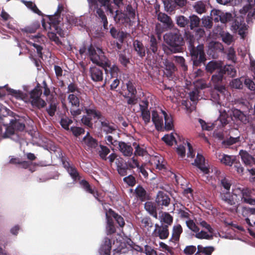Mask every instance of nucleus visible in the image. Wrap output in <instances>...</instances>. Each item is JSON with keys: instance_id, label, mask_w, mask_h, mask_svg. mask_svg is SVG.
Returning <instances> with one entry per match:
<instances>
[{"instance_id": "nucleus-16", "label": "nucleus", "mask_w": 255, "mask_h": 255, "mask_svg": "<svg viewBox=\"0 0 255 255\" xmlns=\"http://www.w3.org/2000/svg\"><path fill=\"white\" fill-rule=\"evenodd\" d=\"M187 148L188 150V152L187 153V157L193 158L195 156V152L192 148V145L188 141L183 143V144L179 145L177 146L176 151L178 155L181 158L184 157L185 156V151Z\"/></svg>"}, {"instance_id": "nucleus-43", "label": "nucleus", "mask_w": 255, "mask_h": 255, "mask_svg": "<svg viewBox=\"0 0 255 255\" xmlns=\"http://www.w3.org/2000/svg\"><path fill=\"white\" fill-rule=\"evenodd\" d=\"M21 1L25 4V5L34 13H36L38 15L41 14V12L37 7L36 5L34 3L31 1H26L24 0H21Z\"/></svg>"}, {"instance_id": "nucleus-56", "label": "nucleus", "mask_w": 255, "mask_h": 255, "mask_svg": "<svg viewBox=\"0 0 255 255\" xmlns=\"http://www.w3.org/2000/svg\"><path fill=\"white\" fill-rule=\"evenodd\" d=\"M162 140L168 145H172L175 142V138L173 133L165 135L162 138Z\"/></svg>"}, {"instance_id": "nucleus-57", "label": "nucleus", "mask_w": 255, "mask_h": 255, "mask_svg": "<svg viewBox=\"0 0 255 255\" xmlns=\"http://www.w3.org/2000/svg\"><path fill=\"white\" fill-rule=\"evenodd\" d=\"M106 141L107 144L111 146V148L114 150L115 147H117L119 143V141L113 139V137L111 135H108L106 137Z\"/></svg>"}, {"instance_id": "nucleus-48", "label": "nucleus", "mask_w": 255, "mask_h": 255, "mask_svg": "<svg viewBox=\"0 0 255 255\" xmlns=\"http://www.w3.org/2000/svg\"><path fill=\"white\" fill-rule=\"evenodd\" d=\"M193 7L198 13L202 14L206 11V5L202 1L196 2L193 6Z\"/></svg>"}, {"instance_id": "nucleus-8", "label": "nucleus", "mask_w": 255, "mask_h": 255, "mask_svg": "<svg viewBox=\"0 0 255 255\" xmlns=\"http://www.w3.org/2000/svg\"><path fill=\"white\" fill-rule=\"evenodd\" d=\"M188 49L190 51L194 65L199 66L200 64L206 61V55L204 52V46L202 44H199L195 47L190 40L189 42Z\"/></svg>"}, {"instance_id": "nucleus-37", "label": "nucleus", "mask_w": 255, "mask_h": 255, "mask_svg": "<svg viewBox=\"0 0 255 255\" xmlns=\"http://www.w3.org/2000/svg\"><path fill=\"white\" fill-rule=\"evenodd\" d=\"M144 208L149 214L155 219H158L156 207L152 202H146L144 205Z\"/></svg>"}, {"instance_id": "nucleus-13", "label": "nucleus", "mask_w": 255, "mask_h": 255, "mask_svg": "<svg viewBox=\"0 0 255 255\" xmlns=\"http://www.w3.org/2000/svg\"><path fill=\"white\" fill-rule=\"evenodd\" d=\"M240 155L245 165L251 167V168H248L250 174L253 175H255V158L243 150L240 151Z\"/></svg>"}, {"instance_id": "nucleus-10", "label": "nucleus", "mask_w": 255, "mask_h": 255, "mask_svg": "<svg viewBox=\"0 0 255 255\" xmlns=\"http://www.w3.org/2000/svg\"><path fill=\"white\" fill-rule=\"evenodd\" d=\"M88 114H93L98 117V120L100 123L102 130L106 133H112L116 130L117 126L113 123H110L105 117L102 116L100 113H96L93 110L87 111Z\"/></svg>"}, {"instance_id": "nucleus-5", "label": "nucleus", "mask_w": 255, "mask_h": 255, "mask_svg": "<svg viewBox=\"0 0 255 255\" xmlns=\"http://www.w3.org/2000/svg\"><path fill=\"white\" fill-rule=\"evenodd\" d=\"M63 7L62 5H59L57 7L56 12L53 15L49 16V21L46 23H42V26L46 30L48 28L49 31L47 33L48 37L49 39L55 42L56 44L59 45L61 43L59 38L56 36V33L58 34L60 36H64V33L59 26L62 18L61 17L60 13L63 10Z\"/></svg>"}, {"instance_id": "nucleus-32", "label": "nucleus", "mask_w": 255, "mask_h": 255, "mask_svg": "<svg viewBox=\"0 0 255 255\" xmlns=\"http://www.w3.org/2000/svg\"><path fill=\"white\" fill-rule=\"evenodd\" d=\"M82 143L91 148L98 147L97 141L89 135V132H87L86 135L83 138Z\"/></svg>"}, {"instance_id": "nucleus-61", "label": "nucleus", "mask_w": 255, "mask_h": 255, "mask_svg": "<svg viewBox=\"0 0 255 255\" xmlns=\"http://www.w3.org/2000/svg\"><path fill=\"white\" fill-rule=\"evenodd\" d=\"M176 23L181 27H185L188 23V19L183 15L176 17Z\"/></svg>"}, {"instance_id": "nucleus-33", "label": "nucleus", "mask_w": 255, "mask_h": 255, "mask_svg": "<svg viewBox=\"0 0 255 255\" xmlns=\"http://www.w3.org/2000/svg\"><path fill=\"white\" fill-rule=\"evenodd\" d=\"M232 114L233 117L236 119L240 121L241 123L243 124H247L248 123L249 120L247 117L246 115L241 111L240 110L234 109L232 110Z\"/></svg>"}, {"instance_id": "nucleus-59", "label": "nucleus", "mask_w": 255, "mask_h": 255, "mask_svg": "<svg viewBox=\"0 0 255 255\" xmlns=\"http://www.w3.org/2000/svg\"><path fill=\"white\" fill-rule=\"evenodd\" d=\"M141 115L140 116L142 118V120L144 122L145 125H147L149 123H150L151 120V116L150 112L148 111H144L140 112Z\"/></svg>"}, {"instance_id": "nucleus-31", "label": "nucleus", "mask_w": 255, "mask_h": 255, "mask_svg": "<svg viewBox=\"0 0 255 255\" xmlns=\"http://www.w3.org/2000/svg\"><path fill=\"white\" fill-rule=\"evenodd\" d=\"M80 184L81 187L87 192L93 195V196L97 199L99 202L101 201L98 198V193L97 191H95L94 189H92L90 185L85 180H82L80 182Z\"/></svg>"}, {"instance_id": "nucleus-21", "label": "nucleus", "mask_w": 255, "mask_h": 255, "mask_svg": "<svg viewBox=\"0 0 255 255\" xmlns=\"http://www.w3.org/2000/svg\"><path fill=\"white\" fill-rule=\"evenodd\" d=\"M84 110L86 112V115H84L83 116L82 119H81V122L85 126L89 127L92 128L93 126L92 122L91 121L92 118H97L98 120V117L96 116L93 114H88L87 113V111L89 110H93L95 111L96 113H99L98 111H97L95 107L93 106H90L89 108L88 107H85Z\"/></svg>"}, {"instance_id": "nucleus-1", "label": "nucleus", "mask_w": 255, "mask_h": 255, "mask_svg": "<svg viewBox=\"0 0 255 255\" xmlns=\"http://www.w3.org/2000/svg\"><path fill=\"white\" fill-rule=\"evenodd\" d=\"M221 186L220 198L225 203L231 206L227 209L230 212H237L238 207L236 205L237 198H241L242 203L250 205H255V199L251 197V190L248 188L236 187L232 190V195L230 194L231 181L226 177H221L219 179Z\"/></svg>"}, {"instance_id": "nucleus-25", "label": "nucleus", "mask_w": 255, "mask_h": 255, "mask_svg": "<svg viewBox=\"0 0 255 255\" xmlns=\"http://www.w3.org/2000/svg\"><path fill=\"white\" fill-rule=\"evenodd\" d=\"M217 158L222 163L230 166L232 165L236 159V157L234 156L229 155L222 153H218Z\"/></svg>"}, {"instance_id": "nucleus-40", "label": "nucleus", "mask_w": 255, "mask_h": 255, "mask_svg": "<svg viewBox=\"0 0 255 255\" xmlns=\"http://www.w3.org/2000/svg\"><path fill=\"white\" fill-rule=\"evenodd\" d=\"M223 73L221 70L217 75L215 74L212 76V81L214 84V86L215 90H217V86L219 87H224V86L221 85V83H222L223 80Z\"/></svg>"}, {"instance_id": "nucleus-15", "label": "nucleus", "mask_w": 255, "mask_h": 255, "mask_svg": "<svg viewBox=\"0 0 255 255\" xmlns=\"http://www.w3.org/2000/svg\"><path fill=\"white\" fill-rule=\"evenodd\" d=\"M240 12L242 15L248 13V19L255 18V0H248L247 3L240 10Z\"/></svg>"}, {"instance_id": "nucleus-54", "label": "nucleus", "mask_w": 255, "mask_h": 255, "mask_svg": "<svg viewBox=\"0 0 255 255\" xmlns=\"http://www.w3.org/2000/svg\"><path fill=\"white\" fill-rule=\"evenodd\" d=\"M197 249L198 252L197 253H204L206 255H210L214 250L212 247H204L201 245H198Z\"/></svg>"}, {"instance_id": "nucleus-23", "label": "nucleus", "mask_w": 255, "mask_h": 255, "mask_svg": "<svg viewBox=\"0 0 255 255\" xmlns=\"http://www.w3.org/2000/svg\"><path fill=\"white\" fill-rule=\"evenodd\" d=\"M120 243L119 245L118 240L117 239V245L116 246L117 247V248L114 251V255H137L134 254L133 250H129L126 252V250L124 248L125 243L124 242H122L121 240H120Z\"/></svg>"}, {"instance_id": "nucleus-22", "label": "nucleus", "mask_w": 255, "mask_h": 255, "mask_svg": "<svg viewBox=\"0 0 255 255\" xmlns=\"http://www.w3.org/2000/svg\"><path fill=\"white\" fill-rule=\"evenodd\" d=\"M89 75L92 80L94 82H101L103 80L102 70L96 66L90 68Z\"/></svg>"}, {"instance_id": "nucleus-30", "label": "nucleus", "mask_w": 255, "mask_h": 255, "mask_svg": "<svg viewBox=\"0 0 255 255\" xmlns=\"http://www.w3.org/2000/svg\"><path fill=\"white\" fill-rule=\"evenodd\" d=\"M106 217H109L110 218H113L120 227L123 228L125 225V220L122 216L116 213L112 209H109L106 213Z\"/></svg>"}, {"instance_id": "nucleus-26", "label": "nucleus", "mask_w": 255, "mask_h": 255, "mask_svg": "<svg viewBox=\"0 0 255 255\" xmlns=\"http://www.w3.org/2000/svg\"><path fill=\"white\" fill-rule=\"evenodd\" d=\"M112 248V241L108 238H105L99 249L100 255H110Z\"/></svg>"}, {"instance_id": "nucleus-45", "label": "nucleus", "mask_w": 255, "mask_h": 255, "mask_svg": "<svg viewBox=\"0 0 255 255\" xmlns=\"http://www.w3.org/2000/svg\"><path fill=\"white\" fill-rule=\"evenodd\" d=\"M133 45L135 51L140 57H143L145 56V49L141 42L136 40L134 42Z\"/></svg>"}, {"instance_id": "nucleus-3", "label": "nucleus", "mask_w": 255, "mask_h": 255, "mask_svg": "<svg viewBox=\"0 0 255 255\" xmlns=\"http://www.w3.org/2000/svg\"><path fill=\"white\" fill-rule=\"evenodd\" d=\"M217 87V92H213L211 94L212 100L221 107L219 109L220 115V122L223 126L227 124L228 113L230 111V102L231 100L230 93L225 87Z\"/></svg>"}, {"instance_id": "nucleus-2", "label": "nucleus", "mask_w": 255, "mask_h": 255, "mask_svg": "<svg viewBox=\"0 0 255 255\" xmlns=\"http://www.w3.org/2000/svg\"><path fill=\"white\" fill-rule=\"evenodd\" d=\"M90 60L94 64L102 67L105 71V83L109 82L112 78H115L111 84L112 89L117 88L120 84L118 79L119 69L116 65H111L110 61L105 57L102 50L91 44L88 47Z\"/></svg>"}, {"instance_id": "nucleus-38", "label": "nucleus", "mask_w": 255, "mask_h": 255, "mask_svg": "<svg viewBox=\"0 0 255 255\" xmlns=\"http://www.w3.org/2000/svg\"><path fill=\"white\" fill-rule=\"evenodd\" d=\"M10 162L11 163L18 164L19 167L23 168H29V170L31 172H33L35 170L32 169L30 167V165L32 163L30 161H20L19 159L16 158H11L10 160Z\"/></svg>"}, {"instance_id": "nucleus-41", "label": "nucleus", "mask_w": 255, "mask_h": 255, "mask_svg": "<svg viewBox=\"0 0 255 255\" xmlns=\"http://www.w3.org/2000/svg\"><path fill=\"white\" fill-rule=\"evenodd\" d=\"M240 198L238 197L237 198V202L236 203V205L238 207V211L237 212H231L233 213H239L241 214L245 218H249V216H250V214L249 212V207H246V206H242L241 209L239 208L240 206L239 204L238 203V200H239V199Z\"/></svg>"}, {"instance_id": "nucleus-12", "label": "nucleus", "mask_w": 255, "mask_h": 255, "mask_svg": "<svg viewBox=\"0 0 255 255\" xmlns=\"http://www.w3.org/2000/svg\"><path fill=\"white\" fill-rule=\"evenodd\" d=\"M80 94H70L68 97V101L70 105V112L71 115L75 119L81 114L82 109L79 108Z\"/></svg>"}, {"instance_id": "nucleus-51", "label": "nucleus", "mask_w": 255, "mask_h": 255, "mask_svg": "<svg viewBox=\"0 0 255 255\" xmlns=\"http://www.w3.org/2000/svg\"><path fill=\"white\" fill-rule=\"evenodd\" d=\"M97 150L100 156L102 159H106L107 156L110 152V149L105 146L100 145L98 147Z\"/></svg>"}, {"instance_id": "nucleus-62", "label": "nucleus", "mask_w": 255, "mask_h": 255, "mask_svg": "<svg viewBox=\"0 0 255 255\" xmlns=\"http://www.w3.org/2000/svg\"><path fill=\"white\" fill-rule=\"evenodd\" d=\"M240 140V136H238L236 137L231 136L229 138L224 140L222 141V144L224 145H231L239 142Z\"/></svg>"}, {"instance_id": "nucleus-19", "label": "nucleus", "mask_w": 255, "mask_h": 255, "mask_svg": "<svg viewBox=\"0 0 255 255\" xmlns=\"http://www.w3.org/2000/svg\"><path fill=\"white\" fill-rule=\"evenodd\" d=\"M161 110L162 109H160L159 112L155 110L151 112V120L157 130H162L163 129V116L161 114Z\"/></svg>"}, {"instance_id": "nucleus-14", "label": "nucleus", "mask_w": 255, "mask_h": 255, "mask_svg": "<svg viewBox=\"0 0 255 255\" xmlns=\"http://www.w3.org/2000/svg\"><path fill=\"white\" fill-rule=\"evenodd\" d=\"M187 227L192 231L196 233V238L199 239H210L212 238V234H208L204 231H199V229L194 221H189L187 223Z\"/></svg>"}, {"instance_id": "nucleus-7", "label": "nucleus", "mask_w": 255, "mask_h": 255, "mask_svg": "<svg viewBox=\"0 0 255 255\" xmlns=\"http://www.w3.org/2000/svg\"><path fill=\"white\" fill-rule=\"evenodd\" d=\"M163 38L164 41L170 46L171 52L176 53L182 51V46L184 42L178 30L166 33Z\"/></svg>"}, {"instance_id": "nucleus-46", "label": "nucleus", "mask_w": 255, "mask_h": 255, "mask_svg": "<svg viewBox=\"0 0 255 255\" xmlns=\"http://www.w3.org/2000/svg\"><path fill=\"white\" fill-rule=\"evenodd\" d=\"M107 225L106 227V232L108 235L112 234L116 232V227L114 224L112 219L106 217Z\"/></svg>"}, {"instance_id": "nucleus-24", "label": "nucleus", "mask_w": 255, "mask_h": 255, "mask_svg": "<svg viewBox=\"0 0 255 255\" xmlns=\"http://www.w3.org/2000/svg\"><path fill=\"white\" fill-rule=\"evenodd\" d=\"M63 165L74 181L80 179L79 173L74 165L66 161H63Z\"/></svg>"}, {"instance_id": "nucleus-60", "label": "nucleus", "mask_w": 255, "mask_h": 255, "mask_svg": "<svg viewBox=\"0 0 255 255\" xmlns=\"http://www.w3.org/2000/svg\"><path fill=\"white\" fill-rule=\"evenodd\" d=\"M189 18L190 21V26L191 29H193L194 28L197 27L199 25L200 19L197 16L193 15L190 16Z\"/></svg>"}, {"instance_id": "nucleus-42", "label": "nucleus", "mask_w": 255, "mask_h": 255, "mask_svg": "<svg viewBox=\"0 0 255 255\" xmlns=\"http://www.w3.org/2000/svg\"><path fill=\"white\" fill-rule=\"evenodd\" d=\"M163 63L165 67V70L167 71L168 76H171L172 73L176 70L174 64L167 59L164 60Z\"/></svg>"}, {"instance_id": "nucleus-28", "label": "nucleus", "mask_w": 255, "mask_h": 255, "mask_svg": "<svg viewBox=\"0 0 255 255\" xmlns=\"http://www.w3.org/2000/svg\"><path fill=\"white\" fill-rule=\"evenodd\" d=\"M117 147L125 156H130L132 154L133 148L128 143L120 142Z\"/></svg>"}, {"instance_id": "nucleus-39", "label": "nucleus", "mask_w": 255, "mask_h": 255, "mask_svg": "<svg viewBox=\"0 0 255 255\" xmlns=\"http://www.w3.org/2000/svg\"><path fill=\"white\" fill-rule=\"evenodd\" d=\"M206 69L210 73H213L215 70L219 72L222 69V65L220 63L212 61L207 64Z\"/></svg>"}, {"instance_id": "nucleus-53", "label": "nucleus", "mask_w": 255, "mask_h": 255, "mask_svg": "<svg viewBox=\"0 0 255 255\" xmlns=\"http://www.w3.org/2000/svg\"><path fill=\"white\" fill-rule=\"evenodd\" d=\"M221 36L224 42L228 45H230L233 41V37L229 32L223 31L221 33Z\"/></svg>"}, {"instance_id": "nucleus-29", "label": "nucleus", "mask_w": 255, "mask_h": 255, "mask_svg": "<svg viewBox=\"0 0 255 255\" xmlns=\"http://www.w3.org/2000/svg\"><path fill=\"white\" fill-rule=\"evenodd\" d=\"M161 114L163 116L164 119V128L166 130H170L174 127L173 121L170 114L166 112V111L161 110Z\"/></svg>"}, {"instance_id": "nucleus-20", "label": "nucleus", "mask_w": 255, "mask_h": 255, "mask_svg": "<svg viewBox=\"0 0 255 255\" xmlns=\"http://www.w3.org/2000/svg\"><path fill=\"white\" fill-rule=\"evenodd\" d=\"M231 28L232 30L238 32L242 38H244L246 36L247 26L244 21L240 20L239 22L237 19H236L232 23Z\"/></svg>"}, {"instance_id": "nucleus-6", "label": "nucleus", "mask_w": 255, "mask_h": 255, "mask_svg": "<svg viewBox=\"0 0 255 255\" xmlns=\"http://www.w3.org/2000/svg\"><path fill=\"white\" fill-rule=\"evenodd\" d=\"M8 113V110L0 104V136L3 138L10 137L15 141H20L19 137L14 133L13 128L4 124L6 119L5 117Z\"/></svg>"}, {"instance_id": "nucleus-44", "label": "nucleus", "mask_w": 255, "mask_h": 255, "mask_svg": "<svg viewBox=\"0 0 255 255\" xmlns=\"http://www.w3.org/2000/svg\"><path fill=\"white\" fill-rule=\"evenodd\" d=\"M117 168L118 173L121 176H125L127 174V166L120 160H116Z\"/></svg>"}, {"instance_id": "nucleus-34", "label": "nucleus", "mask_w": 255, "mask_h": 255, "mask_svg": "<svg viewBox=\"0 0 255 255\" xmlns=\"http://www.w3.org/2000/svg\"><path fill=\"white\" fill-rule=\"evenodd\" d=\"M182 233V228L180 225L177 224L174 225L172 229V237L170 240L174 242L179 241L180 236Z\"/></svg>"}, {"instance_id": "nucleus-64", "label": "nucleus", "mask_w": 255, "mask_h": 255, "mask_svg": "<svg viewBox=\"0 0 255 255\" xmlns=\"http://www.w3.org/2000/svg\"><path fill=\"white\" fill-rule=\"evenodd\" d=\"M127 87L128 92V95H130V96H134L136 94V90L135 87L131 82L128 81L127 83Z\"/></svg>"}, {"instance_id": "nucleus-11", "label": "nucleus", "mask_w": 255, "mask_h": 255, "mask_svg": "<svg viewBox=\"0 0 255 255\" xmlns=\"http://www.w3.org/2000/svg\"><path fill=\"white\" fill-rule=\"evenodd\" d=\"M157 19L163 24L161 25V24L157 23L156 25L155 31L158 36L160 37L163 31L172 27V22L167 14L161 12H159L157 14Z\"/></svg>"}, {"instance_id": "nucleus-49", "label": "nucleus", "mask_w": 255, "mask_h": 255, "mask_svg": "<svg viewBox=\"0 0 255 255\" xmlns=\"http://www.w3.org/2000/svg\"><path fill=\"white\" fill-rule=\"evenodd\" d=\"M198 123L200 124L202 130L210 131L213 129L214 124L211 123H206L201 119H198Z\"/></svg>"}, {"instance_id": "nucleus-47", "label": "nucleus", "mask_w": 255, "mask_h": 255, "mask_svg": "<svg viewBox=\"0 0 255 255\" xmlns=\"http://www.w3.org/2000/svg\"><path fill=\"white\" fill-rule=\"evenodd\" d=\"M221 70L223 72V74H227L232 77L235 76L236 74V70L232 65L225 66L223 68L222 67Z\"/></svg>"}, {"instance_id": "nucleus-63", "label": "nucleus", "mask_w": 255, "mask_h": 255, "mask_svg": "<svg viewBox=\"0 0 255 255\" xmlns=\"http://www.w3.org/2000/svg\"><path fill=\"white\" fill-rule=\"evenodd\" d=\"M150 49L154 54L156 53L157 50V41L154 36H151L150 38Z\"/></svg>"}, {"instance_id": "nucleus-17", "label": "nucleus", "mask_w": 255, "mask_h": 255, "mask_svg": "<svg viewBox=\"0 0 255 255\" xmlns=\"http://www.w3.org/2000/svg\"><path fill=\"white\" fill-rule=\"evenodd\" d=\"M169 233L167 225L157 224L155 225V229L152 232V236L155 237H158L161 240H164L168 238Z\"/></svg>"}, {"instance_id": "nucleus-9", "label": "nucleus", "mask_w": 255, "mask_h": 255, "mask_svg": "<svg viewBox=\"0 0 255 255\" xmlns=\"http://www.w3.org/2000/svg\"><path fill=\"white\" fill-rule=\"evenodd\" d=\"M46 38L42 35H37L29 36L28 39H25L26 42L36 49L38 56L42 58V50L45 46Z\"/></svg>"}, {"instance_id": "nucleus-18", "label": "nucleus", "mask_w": 255, "mask_h": 255, "mask_svg": "<svg viewBox=\"0 0 255 255\" xmlns=\"http://www.w3.org/2000/svg\"><path fill=\"white\" fill-rule=\"evenodd\" d=\"M194 164L204 173V177H206L207 180H209L207 175L209 174L210 170L205 164V158L202 154L199 153H197L196 158L194 161Z\"/></svg>"}, {"instance_id": "nucleus-35", "label": "nucleus", "mask_w": 255, "mask_h": 255, "mask_svg": "<svg viewBox=\"0 0 255 255\" xmlns=\"http://www.w3.org/2000/svg\"><path fill=\"white\" fill-rule=\"evenodd\" d=\"M158 219L162 225L165 224L167 226L170 225L173 222V217L167 212L160 213Z\"/></svg>"}, {"instance_id": "nucleus-27", "label": "nucleus", "mask_w": 255, "mask_h": 255, "mask_svg": "<svg viewBox=\"0 0 255 255\" xmlns=\"http://www.w3.org/2000/svg\"><path fill=\"white\" fill-rule=\"evenodd\" d=\"M170 201V198L166 194L161 191L158 192L156 196V202L158 206L167 207L169 204Z\"/></svg>"}, {"instance_id": "nucleus-4", "label": "nucleus", "mask_w": 255, "mask_h": 255, "mask_svg": "<svg viewBox=\"0 0 255 255\" xmlns=\"http://www.w3.org/2000/svg\"><path fill=\"white\" fill-rule=\"evenodd\" d=\"M6 91L8 95L16 100L23 101L26 103H30L33 107L40 109L46 105L45 102L40 98L42 91L38 87L34 88L30 92L29 97L26 93L19 90L6 88Z\"/></svg>"}, {"instance_id": "nucleus-36", "label": "nucleus", "mask_w": 255, "mask_h": 255, "mask_svg": "<svg viewBox=\"0 0 255 255\" xmlns=\"http://www.w3.org/2000/svg\"><path fill=\"white\" fill-rule=\"evenodd\" d=\"M178 214L179 216L184 220H185L186 224L187 225V223L189 221H193L192 220L193 218V214L188 209L185 208L184 209H180L179 210Z\"/></svg>"}, {"instance_id": "nucleus-52", "label": "nucleus", "mask_w": 255, "mask_h": 255, "mask_svg": "<svg viewBox=\"0 0 255 255\" xmlns=\"http://www.w3.org/2000/svg\"><path fill=\"white\" fill-rule=\"evenodd\" d=\"M98 1H99L102 6L105 7L107 11H109L111 15H114V11L113 8V6L110 3L111 0H98Z\"/></svg>"}, {"instance_id": "nucleus-58", "label": "nucleus", "mask_w": 255, "mask_h": 255, "mask_svg": "<svg viewBox=\"0 0 255 255\" xmlns=\"http://www.w3.org/2000/svg\"><path fill=\"white\" fill-rule=\"evenodd\" d=\"M10 124H11L10 127L13 128L14 130V128H15L16 130L21 131L23 130L25 128L24 124L20 123L19 121H15L13 123L12 122V121H10ZM14 133L15 134L14 132ZM17 135L18 136L17 134Z\"/></svg>"}, {"instance_id": "nucleus-50", "label": "nucleus", "mask_w": 255, "mask_h": 255, "mask_svg": "<svg viewBox=\"0 0 255 255\" xmlns=\"http://www.w3.org/2000/svg\"><path fill=\"white\" fill-rule=\"evenodd\" d=\"M152 162H153L157 169L161 170L164 168V164L163 163V158L161 156H155L153 157Z\"/></svg>"}, {"instance_id": "nucleus-55", "label": "nucleus", "mask_w": 255, "mask_h": 255, "mask_svg": "<svg viewBox=\"0 0 255 255\" xmlns=\"http://www.w3.org/2000/svg\"><path fill=\"white\" fill-rule=\"evenodd\" d=\"M211 18L212 20H214L215 22H218L221 21L222 15V11L217 9H213L211 11Z\"/></svg>"}]
</instances>
